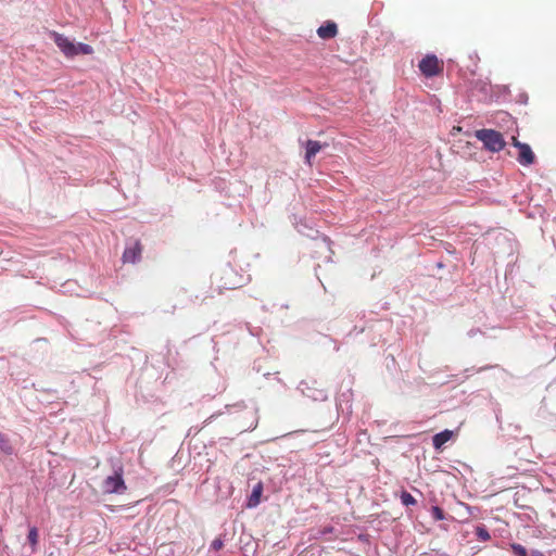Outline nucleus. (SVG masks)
<instances>
[{
	"instance_id": "10",
	"label": "nucleus",
	"mask_w": 556,
	"mask_h": 556,
	"mask_svg": "<svg viewBox=\"0 0 556 556\" xmlns=\"http://www.w3.org/2000/svg\"><path fill=\"white\" fill-rule=\"evenodd\" d=\"M458 146H453V149H456L457 153H463V156H475L476 153L472 152L475 148L472 142L469 140L466 141H457Z\"/></svg>"
},
{
	"instance_id": "7",
	"label": "nucleus",
	"mask_w": 556,
	"mask_h": 556,
	"mask_svg": "<svg viewBox=\"0 0 556 556\" xmlns=\"http://www.w3.org/2000/svg\"><path fill=\"white\" fill-rule=\"evenodd\" d=\"M338 34V27L334 22H327L325 25H321L317 29V35L321 39H331L334 38Z\"/></svg>"
},
{
	"instance_id": "17",
	"label": "nucleus",
	"mask_w": 556,
	"mask_h": 556,
	"mask_svg": "<svg viewBox=\"0 0 556 556\" xmlns=\"http://www.w3.org/2000/svg\"><path fill=\"white\" fill-rule=\"evenodd\" d=\"M510 548L516 556H528L526 547L521 544L513 543L510 544Z\"/></svg>"
},
{
	"instance_id": "19",
	"label": "nucleus",
	"mask_w": 556,
	"mask_h": 556,
	"mask_svg": "<svg viewBox=\"0 0 556 556\" xmlns=\"http://www.w3.org/2000/svg\"><path fill=\"white\" fill-rule=\"evenodd\" d=\"M476 533L482 541H488L490 539V533L484 527H477Z\"/></svg>"
},
{
	"instance_id": "5",
	"label": "nucleus",
	"mask_w": 556,
	"mask_h": 556,
	"mask_svg": "<svg viewBox=\"0 0 556 556\" xmlns=\"http://www.w3.org/2000/svg\"><path fill=\"white\" fill-rule=\"evenodd\" d=\"M141 245L139 242H134L131 245L126 247L123 253V262L124 263H136L141 257Z\"/></svg>"
},
{
	"instance_id": "21",
	"label": "nucleus",
	"mask_w": 556,
	"mask_h": 556,
	"mask_svg": "<svg viewBox=\"0 0 556 556\" xmlns=\"http://www.w3.org/2000/svg\"><path fill=\"white\" fill-rule=\"evenodd\" d=\"M498 115H500V117H501V119H502V121L507 122V123H510L511 125H514V124H515V123H514V121H513V118H511V116H510V115H508L507 113L502 112V113H500Z\"/></svg>"
},
{
	"instance_id": "6",
	"label": "nucleus",
	"mask_w": 556,
	"mask_h": 556,
	"mask_svg": "<svg viewBox=\"0 0 556 556\" xmlns=\"http://www.w3.org/2000/svg\"><path fill=\"white\" fill-rule=\"evenodd\" d=\"M505 136H509L510 139H517L515 134L502 132L495 129H481L476 131L477 139H503Z\"/></svg>"
},
{
	"instance_id": "15",
	"label": "nucleus",
	"mask_w": 556,
	"mask_h": 556,
	"mask_svg": "<svg viewBox=\"0 0 556 556\" xmlns=\"http://www.w3.org/2000/svg\"><path fill=\"white\" fill-rule=\"evenodd\" d=\"M400 498H401V502H402V504L404 506H410V505H415L416 504L415 497L410 493H408L406 491H403L401 493Z\"/></svg>"
},
{
	"instance_id": "1",
	"label": "nucleus",
	"mask_w": 556,
	"mask_h": 556,
	"mask_svg": "<svg viewBox=\"0 0 556 556\" xmlns=\"http://www.w3.org/2000/svg\"><path fill=\"white\" fill-rule=\"evenodd\" d=\"M123 473V468L118 467L112 475L108 476L102 482L103 492L106 494H123L127 490Z\"/></svg>"
},
{
	"instance_id": "14",
	"label": "nucleus",
	"mask_w": 556,
	"mask_h": 556,
	"mask_svg": "<svg viewBox=\"0 0 556 556\" xmlns=\"http://www.w3.org/2000/svg\"><path fill=\"white\" fill-rule=\"evenodd\" d=\"M75 56L78 54H92L93 48L90 45L79 42L75 45Z\"/></svg>"
},
{
	"instance_id": "9",
	"label": "nucleus",
	"mask_w": 556,
	"mask_h": 556,
	"mask_svg": "<svg viewBox=\"0 0 556 556\" xmlns=\"http://www.w3.org/2000/svg\"><path fill=\"white\" fill-rule=\"evenodd\" d=\"M453 432L451 430H444L433 435L432 444L435 450H440L447 441L451 440Z\"/></svg>"
},
{
	"instance_id": "22",
	"label": "nucleus",
	"mask_w": 556,
	"mask_h": 556,
	"mask_svg": "<svg viewBox=\"0 0 556 556\" xmlns=\"http://www.w3.org/2000/svg\"><path fill=\"white\" fill-rule=\"evenodd\" d=\"M460 131H462V128H460L459 126H454V127L452 128V130H451V135H452V136H457V135H458V132H460Z\"/></svg>"
},
{
	"instance_id": "18",
	"label": "nucleus",
	"mask_w": 556,
	"mask_h": 556,
	"mask_svg": "<svg viewBox=\"0 0 556 556\" xmlns=\"http://www.w3.org/2000/svg\"><path fill=\"white\" fill-rule=\"evenodd\" d=\"M431 516L434 520H443L445 518L443 510L439 506L431 507Z\"/></svg>"
},
{
	"instance_id": "16",
	"label": "nucleus",
	"mask_w": 556,
	"mask_h": 556,
	"mask_svg": "<svg viewBox=\"0 0 556 556\" xmlns=\"http://www.w3.org/2000/svg\"><path fill=\"white\" fill-rule=\"evenodd\" d=\"M27 539L33 546V551H35L38 544V530L36 527L30 528Z\"/></svg>"
},
{
	"instance_id": "12",
	"label": "nucleus",
	"mask_w": 556,
	"mask_h": 556,
	"mask_svg": "<svg viewBox=\"0 0 556 556\" xmlns=\"http://www.w3.org/2000/svg\"><path fill=\"white\" fill-rule=\"evenodd\" d=\"M262 491H263V486L261 483L256 484L253 490H252V493L249 497V501H248V506L249 507H255L260 504V498H261V494H262Z\"/></svg>"
},
{
	"instance_id": "20",
	"label": "nucleus",
	"mask_w": 556,
	"mask_h": 556,
	"mask_svg": "<svg viewBox=\"0 0 556 556\" xmlns=\"http://www.w3.org/2000/svg\"><path fill=\"white\" fill-rule=\"evenodd\" d=\"M223 546L224 542L220 538H216L211 544V548L214 551H219Z\"/></svg>"
},
{
	"instance_id": "23",
	"label": "nucleus",
	"mask_w": 556,
	"mask_h": 556,
	"mask_svg": "<svg viewBox=\"0 0 556 556\" xmlns=\"http://www.w3.org/2000/svg\"><path fill=\"white\" fill-rule=\"evenodd\" d=\"M531 556H545L541 551H532Z\"/></svg>"
},
{
	"instance_id": "3",
	"label": "nucleus",
	"mask_w": 556,
	"mask_h": 556,
	"mask_svg": "<svg viewBox=\"0 0 556 556\" xmlns=\"http://www.w3.org/2000/svg\"><path fill=\"white\" fill-rule=\"evenodd\" d=\"M51 37L53 38L54 43L66 58L75 56V42L71 41L67 37L56 31H52Z\"/></svg>"
},
{
	"instance_id": "11",
	"label": "nucleus",
	"mask_w": 556,
	"mask_h": 556,
	"mask_svg": "<svg viewBox=\"0 0 556 556\" xmlns=\"http://www.w3.org/2000/svg\"><path fill=\"white\" fill-rule=\"evenodd\" d=\"M481 144V150L498 152L506 146V141H476Z\"/></svg>"
},
{
	"instance_id": "4",
	"label": "nucleus",
	"mask_w": 556,
	"mask_h": 556,
	"mask_svg": "<svg viewBox=\"0 0 556 556\" xmlns=\"http://www.w3.org/2000/svg\"><path fill=\"white\" fill-rule=\"evenodd\" d=\"M517 150V160L521 165H530L534 162L535 155L529 144L521 141H511Z\"/></svg>"
},
{
	"instance_id": "13",
	"label": "nucleus",
	"mask_w": 556,
	"mask_h": 556,
	"mask_svg": "<svg viewBox=\"0 0 556 556\" xmlns=\"http://www.w3.org/2000/svg\"><path fill=\"white\" fill-rule=\"evenodd\" d=\"M0 450L8 455H11L13 453V447H12L9 439L1 432H0Z\"/></svg>"
},
{
	"instance_id": "2",
	"label": "nucleus",
	"mask_w": 556,
	"mask_h": 556,
	"mask_svg": "<svg viewBox=\"0 0 556 556\" xmlns=\"http://www.w3.org/2000/svg\"><path fill=\"white\" fill-rule=\"evenodd\" d=\"M419 70L426 77H432L443 72V62L435 55L428 54L419 62Z\"/></svg>"
},
{
	"instance_id": "8",
	"label": "nucleus",
	"mask_w": 556,
	"mask_h": 556,
	"mask_svg": "<svg viewBox=\"0 0 556 556\" xmlns=\"http://www.w3.org/2000/svg\"><path fill=\"white\" fill-rule=\"evenodd\" d=\"M327 144H320L319 141H306L305 143V161L312 164L313 157Z\"/></svg>"
}]
</instances>
